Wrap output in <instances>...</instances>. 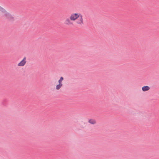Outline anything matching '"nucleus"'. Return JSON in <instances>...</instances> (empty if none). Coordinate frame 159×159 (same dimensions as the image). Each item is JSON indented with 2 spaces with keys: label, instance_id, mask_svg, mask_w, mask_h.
Returning a JSON list of instances; mask_svg holds the SVG:
<instances>
[{
  "label": "nucleus",
  "instance_id": "obj_1",
  "mask_svg": "<svg viewBox=\"0 0 159 159\" xmlns=\"http://www.w3.org/2000/svg\"><path fill=\"white\" fill-rule=\"evenodd\" d=\"M76 21V23L80 26L84 25L83 16L80 13H74L70 14L69 18H66L64 21V23L67 25H73V22Z\"/></svg>",
  "mask_w": 159,
  "mask_h": 159
},
{
  "label": "nucleus",
  "instance_id": "obj_2",
  "mask_svg": "<svg viewBox=\"0 0 159 159\" xmlns=\"http://www.w3.org/2000/svg\"><path fill=\"white\" fill-rule=\"evenodd\" d=\"M0 17L4 19H11L12 17L11 15L4 9L0 7Z\"/></svg>",
  "mask_w": 159,
  "mask_h": 159
},
{
  "label": "nucleus",
  "instance_id": "obj_6",
  "mask_svg": "<svg viewBox=\"0 0 159 159\" xmlns=\"http://www.w3.org/2000/svg\"><path fill=\"white\" fill-rule=\"evenodd\" d=\"M149 89V87L147 86H144L142 88V90L144 92L148 91Z\"/></svg>",
  "mask_w": 159,
  "mask_h": 159
},
{
  "label": "nucleus",
  "instance_id": "obj_3",
  "mask_svg": "<svg viewBox=\"0 0 159 159\" xmlns=\"http://www.w3.org/2000/svg\"><path fill=\"white\" fill-rule=\"evenodd\" d=\"M64 80L63 77H61L58 80V84L56 86L55 89L57 90H59L62 87V82Z\"/></svg>",
  "mask_w": 159,
  "mask_h": 159
},
{
  "label": "nucleus",
  "instance_id": "obj_5",
  "mask_svg": "<svg viewBox=\"0 0 159 159\" xmlns=\"http://www.w3.org/2000/svg\"><path fill=\"white\" fill-rule=\"evenodd\" d=\"M88 122L92 125L95 124L96 123V120L94 119H90L89 120Z\"/></svg>",
  "mask_w": 159,
  "mask_h": 159
},
{
  "label": "nucleus",
  "instance_id": "obj_4",
  "mask_svg": "<svg viewBox=\"0 0 159 159\" xmlns=\"http://www.w3.org/2000/svg\"><path fill=\"white\" fill-rule=\"evenodd\" d=\"M26 63V58L24 57L21 61L18 63L17 66L19 67L24 66Z\"/></svg>",
  "mask_w": 159,
  "mask_h": 159
}]
</instances>
